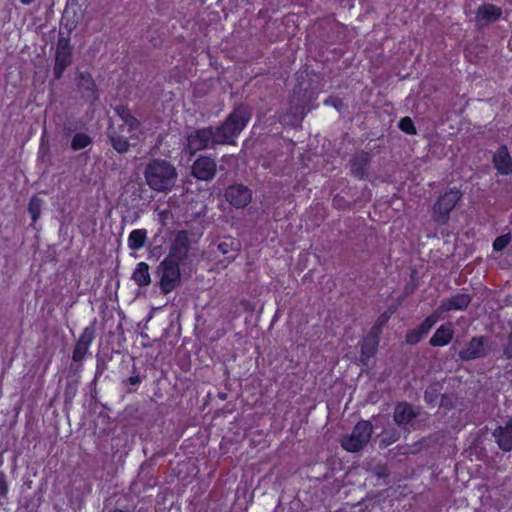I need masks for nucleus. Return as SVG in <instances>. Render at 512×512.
<instances>
[{"label": "nucleus", "mask_w": 512, "mask_h": 512, "mask_svg": "<svg viewBox=\"0 0 512 512\" xmlns=\"http://www.w3.org/2000/svg\"><path fill=\"white\" fill-rule=\"evenodd\" d=\"M332 195V207L338 211L352 210L354 207H363L371 201L372 192L367 187L359 188L351 185L347 178H339L333 182L330 188Z\"/></svg>", "instance_id": "f257e3e1"}, {"label": "nucleus", "mask_w": 512, "mask_h": 512, "mask_svg": "<svg viewBox=\"0 0 512 512\" xmlns=\"http://www.w3.org/2000/svg\"><path fill=\"white\" fill-rule=\"evenodd\" d=\"M296 79L297 84L293 88L291 103L296 110H300L302 114H307L317 107L314 102L319 94V82L315 83L308 71L297 72Z\"/></svg>", "instance_id": "f03ea898"}, {"label": "nucleus", "mask_w": 512, "mask_h": 512, "mask_svg": "<svg viewBox=\"0 0 512 512\" xmlns=\"http://www.w3.org/2000/svg\"><path fill=\"white\" fill-rule=\"evenodd\" d=\"M115 113L118 115L122 124H120V131H116L113 125L109 129V138L112 146L119 153H125L128 151L129 142L128 138H137L139 132V123L131 115L130 111L123 107H115Z\"/></svg>", "instance_id": "7ed1b4c3"}, {"label": "nucleus", "mask_w": 512, "mask_h": 512, "mask_svg": "<svg viewBox=\"0 0 512 512\" xmlns=\"http://www.w3.org/2000/svg\"><path fill=\"white\" fill-rule=\"evenodd\" d=\"M148 186L157 192L170 191L176 182L175 167L165 160L151 161L144 172Z\"/></svg>", "instance_id": "20e7f679"}, {"label": "nucleus", "mask_w": 512, "mask_h": 512, "mask_svg": "<svg viewBox=\"0 0 512 512\" xmlns=\"http://www.w3.org/2000/svg\"><path fill=\"white\" fill-rule=\"evenodd\" d=\"M250 119V113L244 107L236 108L220 127H215L214 134L219 144H232Z\"/></svg>", "instance_id": "39448f33"}, {"label": "nucleus", "mask_w": 512, "mask_h": 512, "mask_svg": "<svg viewBox=\"0 0 512 512\" xmlns=\"http://www.w3.org/2000/svg\"><path fill=\"white\" fill-rule=\"evenodd\" d=\"M155 278L162 294L173 292L181 284L179 262L175 258H163L155 270Z\"/></svg>", "instance_id": "423d86ee"}, {"label": "nucleus", "mask_w": 512, "mask_h": 512, "mask_svg": "<svg viewBox=\"0 0 512 512\" xmlns=\"http://www.w3.org/2000/svg\"><path fill=\"white\" fill-rule=\"evenodd\" d=\"M462 192L458 188H447L438 196L431 209V218L438 225H446L450 220V213L462 199Z\"/></svg>", "instance_id": "0eeeda50"}, {"label": "nucleus", "mask_w": 512, "mask_h": 512, "mask_svg": "<svg viewBox=\"0 0 512 512\" xmlns=\"http://www.w3.org/2000/svg\"><path fill=\"white\" fill-rule=\"evenodd\" d=\"M372 425L368 421H360L353 428L351 434L341 439V446L348 452L361 450L370 440Z\"/></svg>", "instance_id": "6e6552de"}, {"label": "nucleus", "mask_w": 512, "mask_h": 512, "mask_svg": "<svg viewBox=\"0 0 512 512\" xmlns=\"http://www.w3.org/2000/svg\"><path fill=\"white\" fill-rule=\"evenodd\" d=\"M214 133L215 132L213 127L193 131L188 135L186 150L190 154H195L200 150L219 145V143L216 141V136Z\"/></svg>", "instance_id": "1a4fd4ad"}, {"label": "nucleus", "mask_w": 512, "mask_h": 512, "mask_svg": "<svg viewBox=\"0 0 512 512\" xmlns=\"http://www.w3.org/2000/svg\"><path fill=\"white\" fill-rule=\"evenodd\" d=\"M72 61V47L67 37H60L56 46L54 75L57 79L61 78L65 69Z\"/></svg>", "instance_id": "9d476101"}, {"label": "nucleus", "mask_w": 512, "mask_h": 512, "mask_svg": "<svg viewBox=\"0 0 512 512\" xmlns=\"http://www.w3.org/2000/svg\"><path fill=\"white\" fill-rule=\"evenodd\" d=\"M96 336L95 321L86 326L77 340L72 352L74 362H82Z\"/></svg>", "instance_id": "9b49d317"}, {"label": "nucleus", "mask_w": 512, "mask_h": 512, "mask_svg": "<svg viewBox=\"0 0 512 512\" xmlns=\"http://www.w3.org/2000/svg\"><path fill=\"white\" fill-rule=\"evenodd\" d=\"M371 161L372 156L369 152L361 150L355 153L349 160L350 174L359 180L366 179Z\"/></svg>", "instance_id": "f8f14e48"}, {"label": "nucleus", "mask_w": 512, "mask_h": 512, "mask_svg": "<svg viewBox=\"0 0 512 512\" xmlns=\"http://www.w3.org/2000/svg\"><path fill=\"white\" fill-rule=\"evenodd\" d=\"M502 8L491 3L480 5L476 11L475 22L478 28H484L498 21L502 16Z\"/></svg>", "instance_id": "ddd939ff"}, {"label": "nucleus", "mask_w": 512, "mask_h": 512, "mask_svg": "<svg viewBox=\"0 0 512 512\" xmlns=\"http://www.w3.org/2000/svg\"><path fill=\"white\" fill-rule=\"evenodd\" d=\"M251 198V191L241 184L229 186L225 191V199L236 208L246 206L251 201Z\"/></svg>", "instance_id": "4468645a"}, {"label": "nucleus", "mask_w": 512, "mask_h": 512, "mask_svg": "<svg viewBox=\"0 0 512 512\" xmlns=\"http://www.w3.org/2000/svg\"><path fill=\"white\" fill-rule=\"evenodd\" d=\"M217 171L215 161L209 157H199L192 165V175L198 180L209 181Z\"/></svg>", "instance_id": "2eb2a0df"}, {"label": "nucleus", "mask_w": 512, "mask_h": 512, "mask_svg": "<svg viewBox=\"0 0 512 512\" xmlns=\"http://www.w3.org/2000/svg\"><path fill=\"white\" fill-rule=\"evenodd\" d=\"M494 168L500 175H512V157L506 145H501L492 157Z\"/></svg>", "instance_id": "dca6fc26"}, {"label": "nucleus", "mask_w": 512, "mask_h": 512, "mask_svg": "<svg viewBox=\"0 0 512 512\" xmlns=\"http://www.w3.org/2000/svg\"><path fill=\"white\" fill-rule=\"evenodd\" d=\"M485 355L486 350L483 337L472 338L466 347L459 352V357L462 360H473Z\"/></svg>", "instance_id": "f3484780"}, {"label": "nucleus", "mask_w": 512, "mask_h": 512, "mask_svg": "<svg viewBox=\"0 0 512 512\" xmlns=\"http://www.w3.org/2000/svg\"><path fill=\"white\" fill-rule=\"evenodd\" d=\"M193 240L186 231L176 233L171 245L169 256H185L190 249Z\"/></svg>", "instance_id": "a211bd4d"}, {"label": "nucleus", "mask_w": 512, "mask_h": 512, "mask_svg": "<svg viewBox=\"0 0 512 512\" xmlns=\"http://www.w3.org/2000/svg\"><path fill=\"white\" fill-rule=\"evenodd\" d=\"M498 446L506 452L512 450V419L508 420L505 426H499L493 433Z\"/></svg>", "instance_id": "6ab92c4d"}, {"label": "nucleus", "mask_w": 512, "mask_h": 512, "mask_svg": "<svg viewBox=\"0 0 512 512\" xmlns=\"http://www.w3.org/2000/svg\"><path fill=\"white\" fill-rule=\"evenodd\" d=\"M470 301L471 298L468 294L460 293L444 300L437 309L441 314L451 310H463L469 305Z\"/></svg>", "instance_id": "aec40b11"}, {"label": "nucleus", "mask_w": 512, "mask_h": 512, "mask_svg": "<svg viewBox=\"0 0 512 512\" xmlns=\"http://www.w3.org/2000/svg\"><path fill=\"white\" fill-rule=\"evenodd\" d=\"M379 343V335L369 332L368 335L363 339L361 346V361L367 364L370 358H372L377 351Z\"/></svg>", "instance_id": "412c9836"}, {"label": "nucleus", "mask_w": 512, "mask_h": 512, "mask_svg": "<svg viewBox=\"0 0 512 512\" xmlns=\"http://www.w3.org/2000/svg\"><path fill=\"white\" fill-rule=\"evenodd\" d=\"M453 335L454 331L451 324H444L436 330L429 343L434 347H443L450 343Z\"/></svg>", "instance_id": "4be33fe9"}, {"label": "nucleus", "mask_w": 512, "mask_h": 512, "mask_svg": "<svg viewBox=\"0 0 512 512\" xmlns=\"http://www.w3.org/2000/svg\"><path fill=\"white\" fill-rule=\"evenodd\" d=\"M78 88L83 95L89 100H96V84L93 77L89 73H79Z\"/></svg>", "instance_id": "5701e85b"}, {"label": "nucleus", "mask_w": 512, "mask_h": 512, "mask_svg": "<svg viewBox=\"0 0 512 512\" xmlns=\"http://www.w3.org/2000/svg\"><path fill=\"white\" fill-rule=\"evenodd\" d=\"M416 416L412 407L407 403H399L395 407L394 420L399 426H404L411 422Z\"/></svg>", "instance_id": "b1692460"}, {"label": "nucleus", "mask_w": 512, "mask_h": 512, "mask_svg": "<svg viewBox=\"0 0 512 512\" xmlns=\"http://www.w3.org/2000/svg\"><path fill=\"white\" fill-rule=\"evenodd\" d=\"M132 279L140 287L148 286L151 283L149 265L145 262L138 263L133 271Z\"/></svg>", "instance_id": "393cba45"}, {"label": "nucleus", "mask_w": 512, "mask_h": 512, "mask_svg": "<svg viewBox=\"0 0 512 512\" xmlns=\"http://www.w3.org/2000/svg\"><path fill=\"white\" fill-rule=\"evenodd\" d=\"M147 237L148 232L146 229L132 230L127 240L128 247L132 250H139L145 245Z\"/></svg>", "instance_id": "a878e982"}, {"label": "nucleus", "mask_w": 512, "mask_h": 512, "mask_svg": "<svg viewBox=\"0 0 512 512\" xmlns=\"http://www.w3.org/2000/svg\"><path fill=\"white\" fill-rule=\"evenodd\" d=\"M443 390L442 384L440 382H434L428 386L425 391V401L431 405L435 406L438 403L439 396Z\"/></svg>", "instance_id": "bb28decb"}, {"label": "nucleus", "mask_w": 512, "mask_h": 512, "mask_svg": "<svg viewBox=\"0 0 512 512\" xmlns=\"http://www.w3.org/2000/svg\"><path fill=\"white\" fill-rule=\"evenodd\" d=\"M324 105L332 106L340 115L348 112V105L338 95L332 94L324 100Z\"/></svg>", "instance_id": "cd10ccee"}, {"label": "nucleus", "mask_w": 512, "mask_h": 512, "mask_svg": "<svg viewBox=\"0 0 512 512\" xmlns=\"http://www.w3.org/2000/svg\"><path fill=\"white\" fill-rule=\"evenodd\" d=\"M145 376L139 374L132 375L122 381L124 388L127 393H135L138 390L139 385L142 383Z\"/></svg>", "instance_id": "c85d7f7f"}, {"label": "nucleus", "mask_w": 512, "mask_h": 512, "mask_svg": "<svg viewBox=\"0 0 512 512\" xmlns=\"http://www.w3.org/2000/svg\"><path fill=\"white\" fill-rule=\"evenodd\" d=\"M393 310L389 308L385 312H383L376 320L375 324L372 326L370 332L380 335L382 328L387 324L391 315L393 314Z\"/></svg>", "instance_id": "c756f323"}, {"label": "nucleus", "mask_w": 512, "mask_h": 512, "mask_svg": "<svg viewBox=\"0 0 512 512\" xmlns=\"http://www.w3.org/2000/svg\"><path fill=\"white\" fill-rule=\"evenodd\" d=\"M91 143L92 139L87 134L77 133L72 139L71 147L73 150L77 151L86 148Z\"/></svg>", "instance_id": "7c9ffc66"}, {"label": "nucleus", "mask_w": 512, "mask_h": 512, "mask_svg": "<svg viewBox=\"0 0 512 512\" xmlns=\"http://www.w3.org/2000/svg\"><path fill=\"white\" fill-rule=\"evenodd\" d=\"M441 313L436 309L431 315H429L419 326L418 328L425 336L431 330V328L435 325V323L439 320Z\"/></svg>", "instance_id": "2f4dec72"}, {"label": "nucleus", "mask_w": 512, "mask_h": 512, "mask_svg": "<svg viewBox=\"0 0 512 512\" xmlns=\"http://www.w3.org/2000/svg\"><path fill=\"white\" fill-rule=\"evenodd\" d=\"M397 127L405 134H408V135H416L417 134V129L415 127L414 121L409 116H405V117L401 118L398 122Z\"/></svg>", "instance_id": "473e14b6"}, {"label": "nucleus", "mask_w": 512, "mask_h": 512, "mask_svg": "<svg viewBox=\"0 0 512 512\" xmlns=\"http://www.w3.org/2000/svg\"><path fill=\"white\" fill-rule=\"evenodd\" d=\"M511 242V234H503L498 236L493 242V250L496 252H500L505 249L508 244Z\"/></svg>", "instance_id": "72a5a7b5"}, {"label": "nucleus", "mask_w": 512, "mask_h": 512, "mask_svg": "<svg viewBox=\"0 0 512 512\" xmlns=\"http://www.w3.org/2000/svg\"><path fill=\"white\" fill-rule=\"evenodd\" d=\"M425 335L422 334L420 329L417 327L414 330L410 331L406 335L407 343L414 345L417 344Z\"/></svg>", "instance_id": "f704fd0d"}, {"label": "nucleus", "mask_w": 512, "mask_h": 512, "mask_svg": "<svg viewBox=\"0 0 512 512\" xmlns=\"http://www.w3.org/2000/svg\"><path fill=\"white\" fill-rule=\"evenodd\" d=\"M9 492V486L6 480V476L3 472H0V501L7 497Z\"/></svg>", "instance_id": "c9c22d12"}, {"label": "nucleus", "mask_w": 512, "mask_h": 512, "mask_svg": "<svg viewBox=\"0 0 512 512\" xmlns=\"http://www.w3.org/2000/svg\"><path fill=\"white\" fill-rule=\"evenodd\" d=\"M29 211L32 214L33 220H36L39 214V205L36 199H32L29 203Z\"/></svg>", "instance_id": "e433bc0d"}, {"label": "nucleus", "mask_w": 512, "mask_h": 512, "mask_svg": "<svg viewBox=\"0 0 512 512\" xmlns=\"http://www.w3.org/2000/svg\"><path fill=\"white\" fill-rule=\"evenodd\" d=\"M504 353L508 358H512V331L509 336L508 345L505 348Z\"/></svg>", "instance_id": "4c0bfd02"}, {"label": "nucleus", "mask_w": 512, "mask_h": 512, "mask_svg": "<svg viewBox=\"0 0 512 512\" xmlns=\"http://www.w3.org/2000/svg\"><path fill=\"white\" fill-rule=\"evenodd\" d=\"M265 247H267V245H261V247L258 249V253H264V254H267L268 251H265Z\"/></svg>", "instance_id": "58836bf2"}, {"label": "nucleus", "mask_w": 512, "mask_h": 512, "mask_svg": "<svg viewBox=\"0 0 512 512\" xmlns=\"http://www.w3.org/2000/svg\"><path fill=\"white\" fill-rule=\"evenodd\" d=\"M218 397H219L221 400H226L227 395H226V393L220 392V393L218 394Z\"/></svg>", "instance_id": "ea45409f"}, {"label": "nucleus", "mask_w": 512, "mask_h": 512, "mask_svg": "<svg viewBox=\"0 0 512 512\" xmlns=\"http://www.w3.org/2000/svg\"><path fill=\"white\" fill-rule=\"evenodd\" d=\"M20 1H21V3H22L23 5H29V4H31L34 0H20Z\"/></svg>", "instance_id": "a19ab883"}, {"label": "nucleus", "mask_w": 512, "mask_h": 512, "mask_svg": "<svg viewBox=\"0 0 512 512\" xmlns=\"http://www.w3.org/2000/svg\"><path fill=\"white\" fill-rule=\"evenodd\" d=\"M113 512H125V511L121 510V509H115Z\"/></svg>", "instance_id": "79ce46f5"}, {"label": "nucleus", "mask_w": 512, "mask_h": 512, "mask_svg": "<svg viewBox=\"0 0 512 512\" xmlns=\"http://www.w3.org/2000/svg\"><path fill=\"white\" fill-rule=\"evenodd\" d=\"M218 247H219V249H222V244H220ZM221 251H222L223 253H226V251H225V250H221Z\"/></svg>", "instance_id": "37998d69"}, {"label": "nucleus", "mask_w": 512, "mask_h": 512, "mask_svg": "<svg viewBox=\"0 0 512 512\" xmlns=\"http://www.w3.org/2000/svg\"><path fill=\"white\" fill-rule=\"evenodd\" d=\"M261 230H262V229L258 228V230H257L258 236L262 233V231H261Z\"/></svg>", "instance_id": "c03bdc74"}, {"label": "nucleus", "mask_w": 512, "mask_h": 512, "mask_svg": "<svg viewBox=\"0 0 512 512\" xmlns=\"http://www.w3.org/2000/svg\"><path fill=\"white\" fill-rule=\"evenodd\" d=\"M273 235H274V236H272V237H271V240H272V241H273V240H274V238L276 237V232H273Z\"/></svg>", "instance_id": "a18cd8bd"}]
</instances>
